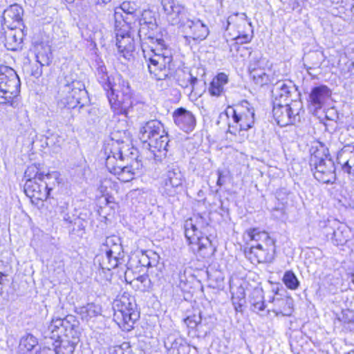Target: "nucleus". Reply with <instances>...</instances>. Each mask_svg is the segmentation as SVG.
I'll return each instance as SVG.
<instances>
[{
    "label": "nucleus",
    "mask_w": 354,
    "mask_h": 354,
    "mask_svg": "<svg viewBox=\"0 0 354 354\" xmlns=\"http://www.w3.org/2000/svg\"><path fill=\"white\" fill-rule=\"evenodd\" d=\"M110 153L106 158V167L109 171L118 176L122 182H129L134 178V176L140 168L142 163L138 160L136 149L132 148L129 157L124 155L120 147L112 145L109 149Z\"/></svg>",
    "instance_id": "nucleus-1"
},
{
    "label": "nucleus",
    "mask_w": 354,
    "mask_h": 354,
    "mask_svg": "<svg viewBox=\"0 0 354 354\" xmlns=\"http://www.w3.org/2000/svg\"><path fill=\"white\" fill-rule=\"evenodd\" d=\"M25 176L30 178L25 183L24 192L32 203L35 204L46 200L53 187L59 183L60 174L58 171L48 172L46 178H53V182H46L44 181V173L39 172L35 166L28 167L25 171Z\"/></svg>",
    "instance_id": "nucleus-2"
},
{
    "label": "nucleus",
    "mask_w": 354,
    "mask_h": 354,
    "mask_svg": "<svg viewBox=\"0 0 354 354\" xmlns=\"http://www.w3.org/2000/svg\"><path fill=\"white\" fill-rule=\"evenodd\" d=\"M87 92L84 84L77 80V75L69 73L60 77L55 99L57 106L61 108L74 109L82 103Z\"/></svg>",
    "instance_id": "nucleus-3"
},
{
    "label": "nucleus",
    "mask_w": 354,
    "mask_h": 354,
    "mask_svg": "<svg viewBox=\"0 0 354 354\" xmlns=\"http://www.w3.org/2000/svg\"><path fill=\"white\" fill-rule=\"evenodd\" d=\"M140 139L148 142L156 160L160 161L166 157L169 140L164 125L159 120L147 122L140 129Z\"/></svg>",
    "instance_id": "nucleus-4"
},
{
    "label": "nucleus",
    "mask_w": 354,
    "mask_h": 354,
    "mask_svg": "<svg viewBox=\"0 0 354 354\" xmlns=\"http://www.w3.org/2000/svg\"><path fill=\"white\" fill-rule=\"evenodd\" d=\"M310 165L314 177L323 183H333L336 179L335 167L328 149L316 142L310 149Z\"/></svg>",
    "instance_id": "nucleus-5"
},
{
    "label": "nucleus",
    "mask_w": 354,
    "mask_h": 354,
    "mask_svg": "<svg viewBox=\"0 0 354 354\" xmlns=\"http://www.w3.org/2000/svg\"><path fill=\"white\" fill-rule=\"evenodd\" d=\"M113 309V320L125 331H130L140 317L136 299L127 292H124L115 299Z\"/></svg>",
    "instance_id": "nucleus-6"
},
{
    "label": "nucleus",
    "mask_w": 354,
    "mask_h": 354,
    "mask_svg": "<svg viewBox=\"0 0 354 354\" xmlns=\"http://www.w3.org/2000/svg\"><path fill=\"white\" fill-rule=\"evenodd\" d=\"M116 77L118 82L106 91V96L114 113L127 117L133 106L132 93L129 82L120 75Z\"/></svg>",
    "instance_id": "nucleus-7"
},
{
    "label": "nucleus",
    "mask_w": 354,
    "mask_h": 354,
    "mask_svg": "<svg viewBox=\"0 0 354 354\" xmlns=\"http://www.w3.org/2000/svg\"><path fill=\"white\" fill-rule=\"evenodd\" d=\"M20 80L14 69L0 65V106H18Z\"/></svg>",
    "instance_id": "nucleus-8"
},
{
    "label": "nucleus",
    "mask_w": 354,
    "mask_h": 354,
    "mask_svg": "<svg viewBox=\"0 0 354 354\" xmlns=\"http://www.w3.org/2000/svg\"><path fill=\"white\" fill-rule=\"evenodd\" d=\"M228 118L232 117L229 122L227 132L236 135L242 131H248L254 124V109L248 101H243L235 108L227 107L225 111Z\"/></svg>",
    "instance_id": "nucleus-9"
},
{
    "label": "nucleus",
    "mask_w": 354,
    "mask_h": 354,
    "mask_svg": "<svg viewBox=\"0 0 354 354\" xmlns=\"http://www.w3.org/2000/svg\"><path fill=\"white\" fill-rule=\"evenodd\" d=\"M207 225L202 216H196L195 221L190 218L185 223V236L189 244L196 246V248L193 247V250H196L203 257L208 254L205 250H211L212 248L210 240L207 236H203L201 232V230H204Z\"/></svg>",
    "instance_id": "nucleus-10"
},
{
    "label": "nucleus",
    "mask_w": 354,
    "mask_h": 354,
    "mask_svg": "<svg viewBox=\"0 0 354 354\" xmlns=\"http://www.w3.org/2000/svg\"><path fill=\"white\" fill-rule=\"evenodd\" d=\"M304 113L303 104L300 100H291L283 104L273 101L272 113L277 124L281 127L295 124L301 120V114Z\"/></svg>",
    "instance_id": "nucleus-11"
},
{
    "label": "nucleus",
    "mask_w": 354,
    "mask_h": 354,
    "mask_svg": "<svg viewBox=\"0 0 354 354\" xmlns=\"http://www.w3.org/2000/svg\"><path fill=\"white\" fill-rule=\"evenodd\" d=\"M150 55V52L146 53L145 60L150 74L157 80H165L172 75V55L171 52L165 54Z\"/></svg>",
    "instance_id": "nucleus-12"
},
{
    "label": "nucleus",
    "mask_w": 354,
    "mask_h": 354,
    "mask_svg": "<svg viewBox=\"0 0 354 354\" xmlns=\"http://www.w3.org/2000/svg\"><path fill=\"white\" fill-rule=\"evenodd\" d=\"M75 320L73 316H66L64 319L53 318L48 326L44 330L45 338L55 339L57 342L62 336L73 337L75 334Z\"/></svg>",
    "instance_id": "nucleus-13"
},
{
    "label": "nucleus",
    "mask_w": 354,
    "mask_h": 354,
    "mask_svg": "<svg viewBox=\"0 0 354 354\" xmlns=\"http://www.w3.org/2000/svg\"><path fill=\"white\" fill-rule=\"evenodd\" d=\"M185 182V178L179 167L168 166L162 176V194L167 196H175L183 191Z\"/></svg>",
    "instance_id": "nucleus-14"
},
{
    "label": "nucleus",
    "mask_w": 354,
    "mask_h": 354,
    "mask_svg": "<svg viewBox=\"0 0 354 354\" xmlns=\"http://www.w3.org/2000/svg\"><path fill=\"white\" fill-rule=\"evenodd\" d=\"M232 25L238 28V35L232 39L236 44H243L249 43L253 37L252 23L249 21L245 13H234L227 19V27Z\"/></svg>",
    "instance_id": "nucleus-15"
},
{
    "label": "nucleus",
    "mask_w": 354,
    "mask_h": 354,
    "mask_svg": "<svg viewBox=\"0 0 354 354\" xmlns=\"http://www.w3.org/2000/svg\"><path fill=\"white\" fill-rule=\"evenodd\" d=\"M180 26L185 34L184 38L188 44L192 41L198 43L205 39L209 35L207 26L199 19L186 18Z\"/></svg>",
    "instance_id": "nucleus-16"
},
{
    "label": "nucleus",
    "mask_w": 354,
    "mask_h": 354,
    "mask_svg": "<svg viewBox=\"0 0 354 354\" xmlns=\"http://www.w3.org/2000/svg\"><path fill=\"white\" fill-rule=\"evenodd\" d=\"M275 243H257L245 250L246 257L252 263L271 262L274 257Z\"/></svg>",
    "instance_id": "nucleus-17"
},
{
    "label": "nucleus",
    "mask_w": 354,
    "mask_h": 354,
    "mask_svg": "<svg viewBox=\"0 0 354 354\" xmlns=\"http://www.w3.org/2000/svg\"><path fill=\"white\" fill-rule=\"evenodd\" d=\"M160 4L166 19L171 25H180L186 19V8L176 0H161Z\"/></svg>",
    "instance_id": "nucleus-18"
},
{
    "label": "nucleus",
    "mask_w": 354,
    "mask_h": 354,
    "mask_svg": "<svg viewBox=\"0 0 354 354\" xmlns=\"http://www.w3.org/2000/svg\"><path fill=\"white\" fill-rule=\"evenodd\" d=\"M119 11H115L113 15L115 32L118 35H120L121 33L127 34V32H133L134 29L139 26L140 11L127 15H122Z\"/></svg>",
    "instance_id": "nucleus-19"
},
{
    "label": "nucleus",
    "mask_w": 354,
    "mask_h": 354,
    "mask_svg": "<svg viewBox=\"0 0 354 354\" xmlns=\"http://www.w3.org/2000/svg\"><path fill=\"white\" fill-rule=\"evenodd\" d=\"M273 306L271 310L277 315L290 316L293 312V299L291 297L279 294V289L269 300Z\"/></svg>",
    "instance_id": "nucleus-20"
},
{
    "label": "nucleus",
    "mask_w": 354,
    "mask_h": 354,
    "mask_svg": "<svg viewBox=\"0 0 354 354\" xmlns=\"http://www.w3.org/2000/svg\"><path fill=\"white\" fill-rule=\"evenodd\" d=\"M115 35L119 58L122 57L124 60H131L133 57L135 50L134 39L131 37L132 32H127V34L121 33L120 35L115 32Z\"/></svg>",
    "instance_id": "nucleus-21"
},
{
    "label": "nucleus",
    "mask_w": 354,
    "mask_h": 354,
    "mask_svg": "<svg viewBox=\"0 0 354 354\" xmlns=\"http://www.w3.org/2000/svg\"><path fill=\"white\" fill-rule=\"evenodd\" d=\"M138 25V35L144 36L145 39L148 37H153L158 26L155 12L150 10H143L140 13Z\"/></svg>",
    "instance_id": "nucleus-22"
},
{
    "label": "nucleus",
    "mask_w": 354,
    "mask_h": 354,
    "mask_svg": "<svg viewBox=\"0 0 354 354\" xmlns=\"http://www.w3.org/2000/svg\"><path fill=\"white\" fill-rule=\"evenodd\" d=\"M24 10L18 4H13L3 13V25L8 29L21 28L23 26Z\"/></svg>",
    "instance_id": "nucleus-23"
},
{
    "label": "nucleus",
    "mask_w": 354,
    "mask_h": 354,
    "mask_svg": "<svg viewBox=\"0 0 354 354\" xmlns=\"http://www.w3.org/2000/svg\"><path fill=\"white\" fill-rule=\"evenodd\" d=\"M175 124L186 133L192 132L196 127V118L194 114L184 108H178L173 113Z\"/></svg>",
    "instance_id": "nucleus-24"
},
{
    "label": "nucleus",
    "mask_w": 354,
    "mask_h": 354,
    "mask_svg": "<svg viewBox=\"0 0 354 354\" xmlns=\"http://www.w3.org/2000/svg\"><path fill=\"white\" fill-rule=\"evenodd\" d=\"M297 93L295 86L290 81H279L274 84L272 93L274 101L288 102V98Z\"/></svg>",
    "instance_id": "nucleus-25"
},
{
    "label": "nucleus",
    "mask_w": 354,
    "mask_h": 354,
    "mask_svg": "<svg viewBox=\"0 0 354 354\" xmlns=\"http://www.w3.org/2000/svg\"><path fill=\"white\" fill-rule=\"evenodd\" d=\"M94 261L102 270H111L122 263L123 256L111 254L109 251H100L95 256Z\"/></svg>",
    "instance_id": "nucleus-26"
},
{
    "label": "nucleus",
    "mask_w": 354,
    "mask_h": 354,
    "mask_svg": "<svg viewBox=\"0 0 354 354\" xmlns=\"http://www.w3.org/2000/svg\"><path fill=\"white\" fill-rule=\"evenodd\" d=\"M331 91L325 85H320L312 88L309 95L310 105L315 110L322 108L327 100L330 97Z\"/></svg>",
    "instance_id": "nucleus-27"
},
{
    "label": "nucleus",
    "mask_w": 354,
    "mask_h": 354,
    "mask_svg": "<svg viewBox=\"0 0 354 354\" xmlns=\"http://www.w3.org/2000/svg\"><path fill=\"white\" fill-rule=\"evenodd\" d=\"M147 41L142 44L143 57L145 59L146 53L150 52V55L153 57V55L165 54V52H171L166 46L165 41L162 39L154 38L153 37H148Z\"/></svg>",
    "instance_id": "nucleus-28"
},
{
    "label": "nucleus",
    "mask_w": 354,
    "mask_h": 354,
    "mask_svg": "<svg viewBox=\"0 0 354 354\" xmlns=\"http://www.w3.org/2000/svg\"><path fill=\"white\" fill-rule=\"evenodd\" d=\"M337 160L344 171H351L354 167V145L344 146L337 153Z\"/></svg>",
    "instance_id": "nucleus-29"
},
{
    "label": "nucleus",
    "mask_w": 354,
    "mask_h": 354,
    "mask_svg": "<svg viewBox=\"0 0 354 354\" xmlns=\"http://www.w3.org/2000/svg\"><path fill=\"white\" fill-rule=\"evenodd\" d=\"M37 339L31 334L23 336L19 342L18 354H40Z\"/></svg>",
    "instance_id": "nucleus-30"
},
{
    "label": "nucleus",
    "mask_w": 354,
    "mask_h": 354,
    "mask_svg": "<svg viewBox=\"0 0 354 354\" xmlns=\"http://www.w3.org/2000/svg\"><path fill=\"white\" fill-rule=\"evenodd\" d=\"M24 36L21 28L9 29L5 35V46L10 50H17L22 43Z\"/></svg>",
    "instance_id": "nucleus-31"
},
{
    "label": "nucleus",
    "mask_w": 354,
    "mask_h": 354,
    "mask_svg": "<svg viewBox=\"0 0 354 354\" xmlns=\"http://www.w3.org/2000/svg\"><path fill=\"white\" fill-rule=\"evenodd\" d=\"M162 277V272L156 268L150 271V275H140L137 277L136 280L142 284V290L143 291H149L153 286L159 283Z\"/></svg>",
    "instance_id": "nucleus-32"
},
{
    "label": "nucleus",
    "mask_w": 354,
    "mask_h": 354,
    "mask_svg": "<svg viewBox=\"0 0 354 354\" xmlns=\"http://www.w3.org/2000/svg\"><path fill=\"white\" fill-rule=\"evenodd\" d=\"M100 251H109L111 254L124 256L120 239L117 236L106 237Z\"/></svg>",
    "instance_id": "nucleus-33"
},
{
    "label": "nucleus",
    "mask_w": 354,
    "mask_h": 354,
    "mask_svg": "<svg viewBox=\"0 0 354 354\" xmlns=\"http://www.w3.org/2000/svg\"><path fill=\"white\" fill-rule=\"evenodd\" d=\"M250 303L254 312L260 313L265 310L266 305L262 288H257L252 290L250 295Z\"/></svg>",
    "instance_id": "nucleus-34"
},
{
    "label": "nucleus",
    "mask_w": 354,
    "mask_h": 354,
    "mask_svg": "<svg viewBox=\"0 0 354 354\" xmlns=\"http://www.w3.org/2000/svg\"><path fill=\"white\" fill-rule=\"evenodd\" d=\"M335 326H342L344 328L354 330V312L348 309L344 310L334 320Z\"/></svg>",
    "instance_id": "nucleus-35"
},
{
    "label": "nucleus",
    "mask_w": 354,
    "mask_h": 354,
    "mask_svg": "<svg viewBox=\"0 0 354 354\" xmlns=\"http://www.w3.org/2000/svg\"><path fill=\"white\" fill-rule=\"evenodd\" d=\"M77 312L83 320L88 322L100 315L102 309L100 306L94 303H89L78 308Z\"/></svg>",
    "instance_id": "nucleus-36"
},
{
    "label": "nucleus",
    "mask_w": 354,
    "mask_h": 354,
    "mask_svg": "<svg viewBox=\"0 0 354 354\" xmlns=\"http://www.w3.org/2000/svg\"><path fill=\"white\" fill-rule=\"evenodd\" d=\"M228 82L227 75L224 73H220L214 77L209 87V92L211 95L219 96L223 92V86Z\"/></svg>",
    "instance_id": "nucleus-37"
},
{
    "label": "nucleus",
    "mask_w": 354,
    "mask_h": 354,
    "mask_svg": "<svg viewBox=\"0 0 354 354\" xmlns=\"http://www.w3.org/2000/svg\"><path fill=\"white\" fill-rule=\"evenodd\" d=\"M350 229L344 225H339L334 230L331 236V241L335 245H344L349 239Z\"/></svg>",
    "instance_id": "nucleus-38"
},
{
    "label": "nucleus",
    "mask_w": 354,
    "mask_h": 354,
    "mask_svg": "<svg viewBox=\"0 0 354 354\" xmlns=\"http://www.w3.org/2000/svg\"><path fill=\"white\" fill-rule=\"evenodd\" d=\"M248 236L251 241H254L257 243H261L263 244L275 243V241L272 239L268 232L261 231L258 228H252L248 230Z\"/></svg>",
    "instance_id": "nucleus-39"
},
{
    "label": "nucleus",
    "mask_w": 354,
    "mask_h": 354,
    "mask_svg": "<svg viewBox=\"0 0 354 354\" xmlns=\"http://www.w3.org/2000/svg\"><path fill=\"white\" fill-rule=\"evenodd\" d=\"M270 73L271 70L269 64L268 66L263 68L254 71L253 72L250 73V75L255 84L259 86H263L270 82Z\"/></svg>",
    "instance_id": "nucleus-40"
},
{
    "label": "nucleus",
    "mask_w": 354,
    "mask_h": 354,
    "mask_svg": "<svg viewBox=\"0 0 354 354\" xmlns=\"http://www.w3.org/2000/svg\"><path fill=\"white\" fill-rule=\"evenodd\" d=\"M36 60L41 66H47L50 63L51 52L48 45H40L37 48Z\"/></svg>",
    "instance_id": "nucleus-41"
},
{
    "label": "nucleus",
    "mask_w": 354,
    "mask_h": 354,
    "mask_svg": "<svg viewBox=\"0 0 354 354\" xmlns=\"http://www.w3.org/2000/svg\"><path fill=\"white\" fill-rule=\"evenodd\" d=\"M176 80L180 86L187 88L190 86L192 88H194V85L198 82L197 77H194L191 73L183 71H179L178 72Z\"/></svg>",
    "instance_id": "nucleus-42"
},
{
    "label": "nucleus",
    "mask_w": 354,
    "mask_h": 354,
    "mask_svg": "<svg viewBox=\"0 0 354 354\" xmlns=\"http://www.w3.org/2000/svg\"><path fill=\"white\" fill-rule=\"evenodd\" d=\"M283 282L286 286L290 290H296L299 286V281L295 274L290 270L286 271L283 277Z\"/></svg>",
    "instance_id": "nucleus-43"
},
{
    "label": "nucleus",
    "mask_w": 354,
    "mask_h": 354,
    "mask_svg": "<svg viewBox=\"0 0 354 354\" xmlns=\"http://www.w3.org/2000/svg\"><path fill=\"white\" fill-rule=\"evenodd\" d=\"M269 65V62L266 58L262 57H253L250 60L248 71L252 73L254 71L263 68Z\"/></svg>",
    "instance_id": "nucleus-44"
},
{
    "label": "nucleus",
    "mask_w": 354,
    "mask_h": 354,
    "mask_svg": "<svg viewBox=\"0 0 354 354\" xmlns=\"http://www.w3.org/2000/svg\"><path fill=\"white\" fill-rule=\"evenodd\" d=\"M171 348L176 351V354L189 353V346L187 341L182 337H178L174 340L171 344Z\"/></svg>",
    "instance_id": "nucleus-45"
},
{
    "label": "nucleus",
    "mask_w": 354,
    "mask_h": 354,
    "mask_svg": "<svg viewBox=\"0 0 354 354\" xmlns=\"http://www.w3.org/2000/svg\"><path fill=\"white\" fill-rule=\"evenodd\" d=\"M75 346L76 344L73 342L62 341L59 346H55V351L56 354H73Z\"/></svg>",
    "instance_id": "nucleus-46"
},
{
    "label": "nucleus",
    "mask_w": 354,
    "mask_h": 354,
    "mask_svg": "<svg viewBox=\"0 0 354 354\" xmlns=\"http://www.w3.org/2000/svg\"><path fill=\"white\" fill-rule=\"evenodd\" d=\"M97 75L99 82L102 84L104 91H108L113 85L111 83L109 77L107 76L105 66H102L97 68Z\"/></svg>",
    "instance_id": "nucleus-47"
},
{
    "label": "nucleus",
    "mask_w": 354,
    "mask_h": 354,
    "mask_svg": "<svg viewBox=\"0 0 354 354\" xmlns=\"http://www.w3.org/2000/svg\"><path fill=\"white\" fill-rule=\"evenodd\" d=\"M119 11L122 15L133 14L139 12L137 6L134 2L124 1L120 7L116 8L115 11Z\"/></svg>",
    "instance_id": "nucleus-48"
},
{
    "label": "nucleus",
    "mask_w": 354,
    "mask_h": 354,
    "mask_svg": "<svg viewBox=\"0 0 354 354\" xmlns=\"http://www.w3.org/2000/svg\"><path fill=\"white\" fill-rule=\"evenodd\" d=\"M68 203L65 201H60L56 208V212L59 213L64 221L71 223V217L70 216L68 212Z\"/></svg>",
    "instance_id": "nucleus-49"
},
{
    "label": "nucleus",
    "mask_w": 354,
    "mask_h": 354,
    "mask_svg": "<svg viewBox=\"0 0 354 354\" xmlns=\"http://www.w3.org/2000/svg\"><path fill=\"white\" fill-rule=\"evenodd\" d=\"M185 322L188 327L194 328L201 322V317L200 315L189 316L185 319Z\"/></svg>",
    "instance_id": "nucleus-50"
},
{
    "label": "nucleus",
    "mask_w": 354,
    "mask_h": 354,
    "mask_svg": "<svg viewBox=\"0 0 354 354\" xmlns=\"http://www.w3.org/2000/svg\"><path fill=\"white\" fill-rule=\"evenodd\" d=\"M111 181L109 179H104L101 181L98 190L102 195H107L109 192L108 189L109 188H111Z\"/></svg>",
    "instance_id": "nucleus-51"
},
{
    "label": "nucleus",
    "mask_w": 354,
    "mask_h": 354,
    "mask_svg": "<svg viewBox=\"0 0 354 354\" xmlns=\"http://www.w3.org/2000/svg\"><path fill=\"white\" fill-rule=\"evenodd\" d=\"M139 263L144 267H152V263L149 259V256L145 252H142L139 256Z\"/></svg>",
    "instance_id": "nucleus-52"
},
{
    "label": "nucleus",
    "mask_w": 354,
    "mask_h": 354,
    "mask_svg": "<svg viewBox=\"0 0 354 354\" xmlns=\"http://www.w3.org/2000/svg\"><path fill=\"white\" fill-rule=\"evenodd\" d=\"M232 301L233 306L234 307V309L236 312H242L243 310V306H244L245 303V299H237L232 297Z\"/></svg>",
    "instance_id": "nucleus-53"
},
{
    "label": "nucleus",
    "mask_w": 354,
    "mask_h": 354,
    "mask_svg": "<svg viewBox=\"0 0 354 354\" xmlns=\"http://www.w3.org/2000/svg\"><path fill=\"white\" fill-rule=\"evenodd\" d=\"M232 297L236 298V299H245V290H244L243 287H242L241 286L237 287L235 292L232 291Z\"/></svg>",
    "instance_id": "nucleus-54"
},
{
    "label": "nucleus",
    "mask_w": 354,
    "mask_h": 354,
    "mask_svg": "<svg viewBox=\"0 0 354 354\" xmlns=\"http://www.w3.org/2000/svg\"><path fill=\"white\" fill-rule=\"evenodd\" d=\"M216 174L218 175V180H217L216 184L218 186H221L224 183V182L223 181V172L220 169H218L216 171Z\"/></svg>",
    "instance_id": "nucleus-55"
},
{
    "label": "nucleus",
    "mask_w": 354,
    "mask_h": 354,
    "mask_svg": "<svg viewBox=\"0 0 354 354\" xmlns=\"http://www.w3.org/2000/svg\"><path fill=\"white\" fill-rule=\"evenodd\" d=\"M95 6H102L110 2L111 0H92Z\"/></svg>",
    "instance_id": "nucleus-56"
},
{
    "label": "nucleus",
    "mask_w": 354,
    "mask_h": 354,
    "mask_svg": "<svg viewBox=\"0 0 354 354\" xmlns=\"http://www.w3.org/2000/svg\"><path fill=\"white\" fill-rule=\"evenodd\" d=\"M104 200H105V201H106V205H109V204H110V203H113V198H112V197H111V196L106 197Z\"/></svg>",
    "instance_id": "nucleus-57"
},
{
    "label": "nucleus",
    "mask_w": 354,
    "mask_h": 354,
    "mask_svg": "<svg viewBox=\"0 0 354 354\" xmlns=\"http://www.w3.org/2000/svg\"><path fill=\"white\" fill-rule=\"evenodd\" d=\"M6 275L3 274L2 272L0 273V284H2L3 283V277H5Z\"/></svg>",
    "instance_id": "nucleus-58"
},
{
    "label": "nucleus",
    "mask_w": 354,
    "mask_h": 354,
    "mask_svg": "<svg viewBox=\"0 0 354 354\" xmlns=\"http://www.w3.org/2000/svg\"><path fill=\"white\" fill-rule=\"evenodd\" d=\"M47 175L46 174H44V181H46V182H53V178H49V179H47L46 178V176Z\"/></svg>",
    "instance_id": "nucleus-59"
},
{
    "label": "nucleus",
    "mask_w": 354,
    "mask_h": 354,
    "mask_svg": "<svg viewBox=\"0 0 354 354\" xmlns=\"http://www.w3.org/2000/svg\"><path fill=\"white\" fill-rule=\"evenodd\" d=\"M346 172L349 174H353L354 176V167H353V169H351V171H346Z\"/></svg>",
    "instance_id": "nucleus-60"
}]
</instances>
